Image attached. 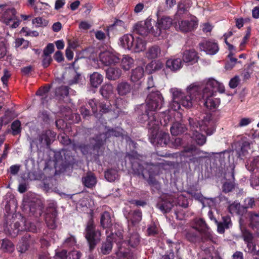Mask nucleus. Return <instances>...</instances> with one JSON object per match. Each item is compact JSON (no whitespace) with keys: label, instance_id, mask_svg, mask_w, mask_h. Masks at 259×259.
<instances>
[{"label":"nucleus","instance_id":"nucleus-19","mask_svg":"<svg viewBox=\"0 0 259 259\" xmlns=\"http://www.w3.org/2000/svg\"><path fill=\"white\" fill-rule=\"evenodd\" d=\"M163 56V52L161 48L154 45L148 48L145 53V57L148 60L155 59Z\"/></svg>","mask_w":259,"mask_h":259},{"label":"nucleus","instance_id":"nucleus-52","mask_svg":"<svg viewBox=\"0 0 259 259\" xmlns=\"http://www.w3.org/2000/svg\"><path fill=\"white\" fill-rule=\"evenodd\" d=\"M13 244L11 241L8 240H3L2 247L7 251H12L13 250Z\"/></svg>","mask_w":259,"mask_h":259},{"label":"nucleus","instance_id":"nucleus-24","mask_svg":"<svg viewBox=\"0 0 259 259\" xmlns=\"http://www.w3.org/2000/svg\"><path fill=\"white\" fill-rule=\"evenodd\" d=\"M126 218L130 222L132 225L135 226L138 224L142 218V212L140 210L131 211L127 215H125Z\"/></svg>","mask_w":259,"mask_h":259},{"label":"nucleus","instance_id":"nucleus-51","mask_svg":"<svg viewBox=\"0 0 259 259\" xmlns=\"http://www.w3.org/2000/svg\"><path fill=\"white\" fill-rule=\"evenodd\" d=\"M47 23V21L41 17H37L32 20V24L36 27L46 26Z\"/></svg>","mask_w":259,"mask_h":259},{"label":"nucleus","instance_id":"nucleus-32","mask_svg":"<svg viewBox=\"0 0 259 259\" xmlns=\"http://www.w3.org/2000/svg\"><path fill=\"white\" fill-rule=\"evenodd\" d=\"M250 226L259 234V213H249Z\"/></svg>","mask_w":259,"mask_h":259},{"label":"nucleus","instance_id":"nucleus-41","mask_svg":"<svg viewBox=\"0 0 259 259\" xmlns=\"http://www.w3.org/2000/svg\"><path fill=\"white\" fill-rule=\"evenodd\" d=\"M117 90L120 95L124 96L130 92L131 87L127 82H122L118 84Z\"/></svg>","mask_w":259,"mask_h":259},{"label":"nucleus","instance_id":"nucleus-44","mask_svg":"<svg viewBox=\"0 0 259 259\" xmlns=\"http://www.w3.org/2000/svg\"><path fill=\"white\" fill-rule=\"evenodd\" d=\"M252 144L253 142L252 141L248 140L243 141L241 147L239 157L246 155L248 153V150L250 149V145Z\"/></svg>","mask_w":259,"mask_h":259},{"label":"nucleus","instance_id":"nucleus-4","mask_svg":"<svg viewBox=\"0 0 259 259\" xmlns=\"http://www.w3.org/2000/svg\"><path fill=\"white\" fill-rule=\"evenodd\" d=\"M200 91L201 88L196 83L191 84L188 87L186 94L181 91L180 99L181 105L188 108L192 107L197 101L201 100Z\"/></svg>","mask_w":259,"mask_h":259},{"label":"nucleus","instance_id":"nucleus-25","mask_svg":"<svg viewBox=\"0 0 259 259\" xmlns=\"http://www.w3.org/2000/svg\"><path fill=\"white\" fill-rule=\"evenodd\" d=\"M166 67L172 71H177L182 67V61L181 58H170L166 62Z\"/></svg>","mask_w":259,"mask_h":259},{"label":"nucleus","instance_id":"nucleus-16","mask_svg":"<svg viewBox=\"0 0 259 259\" xmlns=\"http://www.w3.org/2000/svg\"><path fill=\"white\" fill-rule=\"evenodd\" d=\"M88 103L91 107L95 117L99 119L101 118L102 114L97 113L98 108L100 109V112L102 113H106L111 110L109 105L106 103H98L94 99L90 100Z\"/></svg>","mask_w":259,"mask_h":259},{"label":"nucleus","instance_id":"nucleus-57","mask_svg":"<svg viewBox=\"0 0 259 259\" xmlns=\"http://www.w3.org/2000/svg\"><path fill=\"white\" fill-rule=\"evenodd\" d=\"M54 51L53 44H49L44 50V55H50Z\"/></svg>","mask_w":259,"mask_h":259},{"label":"nucleus","instance_id":"nucleus-26","mask_svg":"<svg viewBox=\"0 0 259 259\" xmlns=\"http://www.w3.org/2000/svg\"><path fill=\"white\" fill-rule=\"evenodd\" d=\"M57 211L54 209L53 210V213L50 214L48 212L46 214V222L48 227L51 229H55L57 227Z\"/></svg>","mask_w":259,"mask_h":259},{"label":"nucleus","instance_id":"nucleus-62","mask_svg":"<svg viewBox=\"0 0 259 259\" xmlns=\"http://www.w3.org/2000/svg\"><path fill=\"white\" fill-rule=\"evenodd\" d=\"M239 78L238 76H235L232 78L229 82V86L232 89H234L237 87L239 82Z\"/></svg>","mask_w":259,"mask_h":259},{"label":"nucleus","instance_id":"nucleus-18","mask_svg":"<svg viewBox=\"0 0 259 259\" xmlns=\"http://www.w3.org/2000/svg\"><path fill=\"white\" fill-rule=\"evenodd\" d=\"M198 23L194 20H182L178 24H175L177 30L183 32L191 31L196 28Z\"/></svg>","mask_w":259,"mask_h":259},{"label":"nucleus","instance_id":"nucleus-27","mask_svg":"<svg viewBox=\"0 0 259 259\" xmlns=\"http://www.w3.org/2000/svg\"><path fill=\"white\" fill-rule=\"evenodd\" d=\"M30 243V235L26 233L18 244V250L21 253L25 252L28 249Z\"/></svg>","mask_w":259,"mask_h":259},{"label":"nucleus","instance_id":"nucleus-43","mask_svg":"<svg viewBox=\"0 0 259 259\" xmlns=\"http://www.w3.org/2000/svg\"><path fill=\"white\" fill-rule=\"evenodd\" d=\"M134 62L133 58L128 55H124L121 60V66L124 70H128L132 67Z\"/></svg>","mask_w":259,"mask_h":259},{"label":"nucleus","instance_id":"nucleus-45","mask_svg":"<svg viewBox=\"0 0 259 259\" xmlns=\"http://www.w3.org/2000/svg\"><path fill=\"white\" fill-rule=\"evenodd\" d=\"M117 171L115 169H109L105 172V178L109 182H113L118 178Z\"/></svg>","mask_w":259,"mask_h":259},{"label":"nucleus","instance_id":"nucleus-11","mask_svg":"<svg viewBox=\"0 0 259 259\" xmlns=\"http://www.w3.org/2000/svg\"><path fill=\"white\" fill-rule=\"evenodd\" d=\"M172 20L169 17L164 16L158 19L155 23L154 29L152 31V35L154 36H159L163 31L169 29L171 26Z\"/></svg>","mask_w":259,"mask_h":259},{"label":"nucleus","instance_id":"nucleus-13","mask_svg":"<svg viewBox=\"0 0 259 259\" xmlns=\"http://www.w3.org/2000/svg\"><path fill=\"white\" fill-rule=\"evenodd\" d=\"M200 94H201V99H203L205 100L204 105L207 108L212 109L219 106L220 103V100L219 99L213 97V92L212 90H208L206 88Z\"/></svg>","mask_w":259,"mask_h":259},{"label":"nucleus","instance_id":"nucleus-59","mask_svg":"<svg viewBox=\"0 0 259 259\" xmlns=\"http://www.w3.org/2000/svg\"><path fill=\"white\" fill-rule=\"evenodd\" d=\"M7 50L5 43L0 41V59L3 58L7 54Z\"/></svg>","mask_w":259,"mask_h":259},{"label":"nucleus","instance_id":"nucleus-49","mask_svg":"<svg viewBox=\"0 0 259 259\" xmlns=\"http://www.w3.org/2000/svg\"><path fill=\"white\" fill-rule=\"evenodd\" d=\"M255 206L254 198L247 197L244 200V204L242 206L244 208V212L247 208H252Z\"/></svg>","mask_w":259,"mask_h":259},{"label":"nucleus","instance_id":"nucleus-7","mask_svg":"<svg viewBox=\"0 0 259 259\" xmlns=\"http://www.w3.org/2000/svg\"><path fill=\"white\" fill-rule=\"evenodd\" d=\"M196 122L195 126L197 128L205 132L207 135H212L215 130V121L213 119L211 114H206L200 122L194 119Z\"/></svg>","mask_w":259,"mask_h":259},{"label":"nucleus","instance_id":"nucleus-50","mask_svg":"<svg viewBox=\"0 0 259 259\" xmlns=\"http://www.w3.org/2000/svg\"><path fill=\"white\" fill-rule=\"evenodd\" d=\"M12 133L14 135L19 134L21 132V123L19 120L14 121L11 125Z\"/></svg>","mask_w":259,"mask_h":259},{"label":"nucleus","instance_id":"nucleus-37","mask_svg":"<svg viewBox=\"0 0 259 259\" xmlns=\"http://www.w3.org/2000/svg\"><path fill=\"white\" fill-rule=\"evenodd\" d=\"M82 183L85 187L93 188L97 183V179L93 174L90 173L82 178Z\"/></svg>","mask_w":259,"mask_h":259},{"label":"nucleus","instance_id":"nucleus-64","mask_svg":"<svg viewBox=\"0 0 259 259\" xmlns=\"http://www.w3.org/2000/svg\"><path fill=\"white\" fill-rule=\"evenodd\" d=\"M234 186L232 183L230 182L225 183L223 185V191L225 192H230L233 188Z\"/></svg>","mask_w":259,"mask_h":259},{"label":"nucleus","instance_id":"nucleus-9","mask_svg":"<svg viewBox=\"0 0 259 259\" xmlns=\"http://www.w3.org/2000/svg\"><path fill=\"white\" fill-rule=\"evenodd\" d=\"M2 20L11 28H17L20 23V20L16 16V11L14 8L7 9L3 14Z\"/></svg>","mask_w":259,"mask_h":259},{"label":"nucleus","instance_id":"nucleus-5","mask_svg":"<svg viewBox=\"0 0 259 259\" xmlns=\"http://www.w3.org/2000/svg\"><path fill=\"white\" fill-rule=\"evenodd\" d=\"M120 135V132H117L113 130H108L106 133L101 134L99 136H97L96 138L92 139L90 145H81L76 146L73 145V148L75 150L79 149L83 154H86L91 149H95L100 148L104 144L108 135L118 137Z\"/></svg>","mask_w":259,"mask_h":259},{"label":"nucleus","instance_id":"nucleus-8","mask_svg":"<svg viewBox=\"0 0 259 259\" xmlns=\"http://www.w3.org/2000/svg\"><path fill=\"white\" fill-rule=\"evenodd\" d=\"M154 24V20L148 18L144 22L141 21L136 24L134 26V32L142 36H147L150 33L152 34Z\"/></svg>","mask_w":259,"mask_h":259},{"label":"nucleus","instance_id":"nucleus-28","mask_svg":"<svg viewBox=\"0 0 259 259\" xmlns=\"http://www.w3.org/2000/svg\"><path fill=\"white\" fill-rule=\"evenodd\" d=\"M160 117L162 118V119H160L159 121V125L158 126V129L156 131L154 130L153 128H150L149 126L148 125V127L149 130L151 131V133L152 134L153 136H156L157 134V131H158L159 127V124L160 123L161 125H163V126H166L168 122L170 121V116L168 114V112H165L163 113H161L160 114Z\"/></svg>","mask_w":259,"mask_h":259},{"label":"nucleus","instance_id":"nucleus-55","mask_svg":"<svg viewBox=\"0 0 259 259\" xmlns=\"http://www.w3.org/2000/svg\"><path fill=\"white\" fill-rule=\"evenodd\" d=\"M169 140V135L167 133H163L161 134V136L159 137V139L158 141V143L160 145H166Z\"/></svg>","mask_w":259,"mask_h":259},{"label":"nucleus","instance_id":"nucleus-14","mask_svg":"<svg viewBox=\"0 0 259 259\" xmlns=\"http://www.w3.org/2000/svg\"><path fill=\"white\" fill-rule=\"evenodd\" d=\"M193 228L198 230L202 235V239H211V232L202 219H196L194 220Z\"/></svg>","mask_w":259,"mask_h":259},{"label":"nucleus","instance_id":"nucleus-60","mask_svg":"<svg viewBox=\"0 0 259 259\" xmlns=\"http://www.w3.org/2000/svg\"><path fill=\"white\" fill-rule=\"evenodd\" d=\"M242 235L244 240L247 242V245H251L250 241L252 240V235L249 232L245 231L243 232Z\"/></svg>","mask_w":259,"mask_h":259},{"label":"nucleus","instance_id":"nucleus-15","mask_svg":"<svg viewBox=\"0 0 259 259\" xmlns=\"http://www.w3.org/2000/svg\"><path fill=\"white\" fill-rule=\"evenodd\" d=\"M189 122L190 125L192 138L198 145L200 146L203 145L206 141L205 136L200 134L199 131H197L198 128L195 126V124L196 123L194 121V119L190 118L189 119Z\"/></svg>","mask_w":259,"mask_h":259},{"label":"nucleus","instance_id":"nucleus-12","mask_svg":"<svg viewBox=\"0 0 259 259\" xmlns=\"http://www.w3.org/2000/svg\"><path fill=\"white\" fill-rule=\"evenodd\" d=\"M55 136V133L50 130L43 132L39 135L38 141L35 140H32L30 141V147L32 148L35 145L37 148H38V146L41 144H46L49 145L52 141H54Z\"/></svg>","mask_w":259,"mask_h":259},{"label":"nucleus","instance_id":"nucleus-54","mask_svg":"<svg viewBox=\"0 0 259 259\" xmlns=\"http://www.w3.org/2000/svg\"><path fill=\"white\" fill-rule=\"evenodd\" d=\"M56 93L60 96H67L69 93V88L67 86H62L57 90Z\"/></svg>","mask_w":259,"mask_h":259},{"label":"nucleus","instance_id":"nucleus-20","mask_svg":"<svg viewBox=\"0 0 259 259\" xmlns=\"http://www.w3.org/2000/svg\"><path fill=\"white\" fill-rule=\"evenodd\" d=\"M170 92L172 95V100L170 103V108L175 111L178 110L181 107L180 96L181 95V90L178 88H172Z\"/></svg>","mask_w":259,"mask_h":259},{"label":"nucleus","instance_id":"nucleus-35","mask_svg":"<svg viewBox=\"0 0 259 259\" xmlns=\"http://www.w3.org/2000/svg\"><path fill=\"white\" fill-rule=\"evenodd\" d=\"M121 70L118 68H109L106 70V76L110 80H116L120 77Z\"/></svg>","mask_w":259,"mask_h":259},{"label":"nucleus","instance_id":"nucleus-10","mask_svg":"<svg viewBox=\"0 0 259 259\" xmlns=\"http://www.w3.org/2000/svg\"><path fill=\"white\" fill-rule=\"evenodd\" d=\"M99 61L105 66L114 65L119 62L118 55L111 51H105L100 53Z\"/></svg>","mask_w":259,"mask_h":259},{"label":"nucleus","instance_id":"nucleus-42","mask_svg":"<svg viewBox=\"0 0 259 259\" xmlns=\"http://www.w3.org/2000/svg\"><path fill=\"white\" fill-rule=\"evenodd\" d=\"M101 224L103 228H109L112 226V220L109 212L105 211L101 218Z\"/></svg>","mask_w":259,"mask_h":259},{"label":"nucleus","instance_id":"nucleus-29","mask_svg":"<svg viewBox=\"0 0 259 259\" xmlns=\"http://www.w3.org/2000/svg\"><path fill=\"white\" fill-rule=\"evenodd\" d=\"M144 75V69L143 67L138 66L132 71L131 79L133 82L140 81Z\"/></svg>","mask_w":259,"mask_h":259},{"label":"nucleus","instance_id":"nucleus-2","mask_svg":"<svg viewBox=\"0 0 259 259\" xmlns=\"http://www.w3.org/2000/svg\"><path fill=\"white\" fill-rule=\"evenodd\" d=\"M179 205L187 208L189 205L188 200L182 194H175V195H164L162 196L161 200L157 206L162 212L166 213L170 211L174 205Z\"/></svg>","mask_w":259,"mask_h":259},{"label":"nucleus","instance_id":"nucleus-6","mask_svg":"<svg viewBox=\"0 0 259 259\" xmlns=\"http://www.w3.org/2000/svg\"><path fill=\"white\" fill-rule=\"evenodd\" d=\"M101 233L95 230L94 222L90 220L87 224L85 228V237L90 246L91 250L94 248L97 243L100 240Z\"/></svg>","mask_w":259,"mask_h":259},{"label":"nucleus","instance_id":"nucleus-21","mask_svg":"<svg viewBox=\"0 0 259 259\" xmlns=\"http://www.w3.org/2000/svg\"><path fill=\"white\" fill-rule=\"evenodd\" d=\"M201 88V87H200ZM208 90H211L213 92V89H217V90L221 93H223L225 92V87L224 85L213 78H209L207 80L206 82V86L202 88H201V91H203L206 89Z\"/></svg>","mask_w":259,"mask_h":259},{"label":"nucleus","instance_id":"nucleus-30","mask_svg":"<svg viewBox=\"0 0 259 259\" xmlns=\"http://www.w3.org/2000/svg\"><path fill=\"white\" fill-rule=\"evenodd\" d=\"M228 209L229 211L233 214L242 215L244 212V208L237 201H234L229 205Z\"/></svg>","mask_w":259,"mask_h":259},{"label":"nucleus","instance_id":"nucleus-46","mask_svg":"<svg viewBox=\"0 0 259 259\" xmlns=\"http://www.w3.org/2000/svg\"><path fill=\"white\" fill-rule=\"evenodd\" d=\"M112 248V241L110 240V239L107 238L106 242L104 243L102 245L101 248V251L104 254H108L111 251Z\"/></svg>","mask_w":259,"mask_h":259},{"label":"nucleus","instance_id":"nucleus-40","mask_svg":"<svg viewBox=\"0 0 259 259\" xmlns=\"http://www.w3.org/2000/svg\"><path fill=\"white\" fill-rule=\"evenodd\" d=\"M162 66V63L159 61H152L147 65L146 69L149 73H152L153 72L160 70Z\"/></svg>","mask_w":259,"mask_h":259},{"label":"nucleus","instance_id":"nucleus-48","mask_svg":"<svg viewBox=\"0 0 259 259\" xmlns=\"http://www.w3.org/2000/svg\"><path fill=\"white\" fill-rule=\"evenodd\" d=\"M139 241L140 239L139 235L136 233H134L131 235L128 240L129 245L134 247L139 244Z\"/></svg>","mask_w":259,"mask_h":259},{"label":"nucleus","instance_id":"nucleus-56","mask_svg":"<svg viewBox=\"0 0 259 259\" xmlns=\"http://www.w3.org/2000/svg\"><path fill=\"white\" fill-rule=\"evenodd\" d=\"M252 122V119L248 117H244L240 119L238 124V127H243L248 125Z\"/></svg>","mask_w":259,"mask_h":259},{"label":"nucleus","instance_id":"nucleus-53","mask_svg":"<svg viewBox=\"0 0 259 259\" xmlns=\"http://www.w3.org/2000/svg\"><path fill=\"white\" fill-rule=\"evenodd\" d=\"M29 42L23 38H18L15 40V47L18 48L23 46V48H26L28 46Z\"/></svg>","mask_w":259,"mask_h":259},{"label":"nucleus","instance_id":"nucleus-36","mask_svg":"<svg viewBox=\"0 0 259 259\" xmlns=\"http://www.w3.org/2000/svg\"><path fill=\"white\" fill-rule=\"evenodd\" d=\"M118 259H136L133 252L128 249H124L120 247L116 252Z\"/></svg>","mask_w":259,"mask_h":259},{"label":"nucleus","instance_id":"nucleus-38","mask_svg":"<svg viewBox=\"0 0 259 259\" xmlns=\"http://www.w3.org/2000/svg\"><path fill=\"white\" fill-rule=\"evenodd\" d=\"M103 76L98 72H94L90 75V83L92 87L97 88L103 82Z\"/></svg>","mask_w":259,"mask_h":259},{"label":"nucleus","instance_id":"nucleus-61","mask_svg":"<svg viewBox=\"0 0 259 259\" xmlns=\"http://www.w3.org/2000/svg\"><path fill=\"white\" fill-rule=\"evenodd\" d=\"M54 259H66L67 257V251L62 250L61 251L57 252L54 256Z\"/></svg>","mask_w":259,"mask_h":259},{"label":"nucleus","instance_id":"nucleus-47","mask_svg":"<svg viewBox=\"0 0 259 259\" xmlns=\"http://www.w3.org/2000/svg\"><path fill=\"white\" fill-rule=\"evenodd\" d=\"M186 237L189 241L193 243L199 242L201 240L199 236L196 233L190 231L187 233ZM201 240L202 241H205L206 240L204 239L202 240V238Z\"/></svg>","mask_w":259,"mask_h":259},{"label":"nucleus","instance_id":"nucleus-58","mask_svg":"<svg viewBox=\"0 0 259 259\" xmlns=\"http://www.w3.org/2000/svg\"><path fill=\"white\" fill-rule=\"evenodd\" d=\"M52 59L50 55H44L42 65L45 68L48 67L50 64Z\"/></svg>","mask_w":259,"mask_h":259},{"label":"nucleus","instance_id":"nucleus-3","mask_svg":"<svg viewBox=\"0 0 259 259\" xmlns=\"http://www.w3.org/2000/svg\"><path fill=\"white\" fill-rule=\"evenodd\" d=\"M127 157L130 160L132 164V168L133 172L138 176H142L144 179H146L148 176V182L150 185L156 184V180L153 179V174L151 170L153 168L152 165L145 162H140L139 160L136 159L131 154H128Z\"/></svg>","mask_w":259,"mask_h":259},{"label":"nucleus","instance_id":"nucleus-63","mask_svg":"<svg viewBox=\"0 0 259 259\" xmlns=\"http://www.w3.org/2000/svg\"><path fill=\"white\" fill-rule=\"evenodd\" d=\"M81 256V253L77 251H72L69 254V259H79Z\"/></svg>","mask_w":259,"mask_h":259},{"label":"nucleus","instance_id":"nucleus-39","mask_svg":"<svg viewBox=\"0 0 259 259\" xmlns=\"http://www.w3.org/2000/svg\"><path fill=\"white\" fill-rule=\"evenodd\" d=\"M247 168L249 171H254L255 169H259V156H255L251 158L246 164Z\"/></svg>","mask_w":259,"mask_h":259},{"label":"nucleus","instance_id":"nucleus-17","mask_svg":"<svg viewBox=\"0 0 259 259\" xmlns=\"http://www.w3.org/2000/svg\"><path fill=\"white\" fill-rule=\"evenodd\" d=\"M199 49L204 51L206 54L213 55L217 54L219 48L217 43L212 41H205L199 44Z\"/></svg>","mask_w":259,"mask_h":259},{"label":"nucleus","instance_id":"nucleus-1","mask_svg":"<svg viewBox=\"0 0 259 259\" xmlns=\"http://www.w3.org/2000/svg\"><path fill=\"white\" fill-rule=\"evenodd\" d=\"M163 103V98L161 94L156 91L148 95L146 99V108L145 113L139 116L140 122H148L149 128L156 131L159 125L158 120L156 119V111L160 109Z\"/></svg>","mask_w":259,"mask_h":259},{"label":"nucleus","instance_id":"nucleus-31","mask_svg":"<svg viewBox=\"0 0 259 259\" xmlns=\"http://www.w3.org/2000/svg\"><path fill=\"white\" fill-rule=\"evenodd\" d=\"M146 46V41L140 37L134 38V42L132 51L135 52H140L145 50Z\"/></svg>","mask_w":259,"mask_h":259},{"label":"nucleus","instance_id":"nucleus-33","mask_svg":"<svg viewBox=\"0 0 259 259\" xmlns=\"http://www.w3.org/2000/svg\"><path fill=\"white\" fill-rule=\"evenodd\" d=\"M170 130L172 135L177 136L184 133L186 130V127L185 124L176 122L172 124Z\"/></svg>","mask_w":259,"mask_h":259},{"label":"nucleus","instance_id":"nucleus-23","mask_svg":"<svg viewBox=\"0 0 259 259\" xmlns=\"http://www.w3.org/2000/svg\"><path fill=\"white\" fill-rule=\"evenodd\" d=\"M120 45L124 49L132 50L134 37L132 34H125L119 39Z\"/></svg>","mask_w":259,"mask_h":259},{"label":"nucleus","instance_id":"nucleus-22","mask_svg":"<svg viewBox=\"0 0 259 259\" xmlns=\"http://www.w3.org/2000/svg\"><path fill=\"white\" fill-rule=\"evenodd\" d=\"M199 56L194 50L185 51L183 55V60L185 63L193 64L197 62Z\"/></svg>","mask_w":259,"mask_h":259},{"label":"nucleus","instance_id":"nucleus-34","mask_svg":"<svg viewBox=\"0 0 259 259\" xmlns=\"http://www.w3.org/2000/svg\"><path fill=\"white\" fill-rule=\"evenodd\" d=\"M100 92L104 98L109 99L113 95V87L109 83L104 84L101 88Z\"/></svg>","mask_w":259,"mask_h":259}]
</instances>
